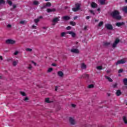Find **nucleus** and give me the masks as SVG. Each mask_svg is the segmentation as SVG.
<instances>
[{
	"label": "nucleus",
	"instance_id": "obj_13",
	"mask_svg": "<svg viewBox=\"0 0 127 127\" xmlns=\"http://www.w3.org/2000/svg\"><path fill=\"white\" fill-rule=\"evenodd\" d=\"M56 9L55 8H53V9H50V8H48L47 9V12H52V11H56Z\"/></svg>",
	"mask_w": 127,
	"mask_h": 127
},
{
	"label": "nucleus",
	"instance_id": "obj_31",
	"mask_svg": "<svg viewBox=\"0 0 127 127\" xmlns=\"http://www.w3.org/2000/svg\"><path fill=\"white\" fill-rule=\"evenodd\" d=\"M103 24H104V22L101 21V22H99V23L98 24V26L99 27H101V26H103Z\"/></svg>",
	"mask_w": 127,
	"mask_h": 127
},
{
	"label": "nucleus",
	"instance_id": "obj_15",
	"mask_svg": "<svg viewBox=\"0 0 127 127\" xmlns=\"http://www.w3.org/2000/svg\"><path fill=\"white\" fill-rule=\"evenodd\" d=\"M123 11H124L125 13H127V6H125L122 8Z\"/></svg>",
	"mask_w": 127,
	"mask_h": 127
},
{
	"label": "nucleus",
	"instance_id": "obj_3",
	"mask_svg": "<svg viewBox=\"0 0 127 127\" xmlns=\"http://www.w3.org/2000/svg\"><path fill=\"white\" fill-rule=\"evenodd\" d=\"M6 44H14L15 43V41L11 40V39H7L5 41Z\"/></svg>",
	"mask_w": 127,
	"mask_h": 127
},
{
	"label": "nucleus",
	"instance_id": "obj_63",
	"mask_svg": "<svg viewBox=\"0 0 127 127\" xmlns=\"http://www.w3.org/2000/svg\"><path fill=\"white\" fill-rule=\"evenodd\" d=\"M111 72V70H107V73H109Z\"/></svg>",
	"mask_w": 127,
	"mask_h": 127
},
{
	"label": "nucleus",
	"instance_id": "obj_44",
	"mask_svg": "<svg viewBox=\"0 0 127 127\" xmlns=\"http://www.w3.org/2000/svg\"><path fill=\"white\" fill-rule=\"evenodd\" d=\"M32 68V66H31V64H29V66L28 67V69H29V70H31Z\"/></svg>",
	"mask_w": 127,
	"mask_h": 127
},
{
	"label": "nucleus",
	"instance_id": "obj_59",
	"mask_svg": "<svg viewBox=\"0 0 127 127\" xmlns=\"http://www.w3.org/2000/svg\"><path fill=\"white\" fill-rule=\"evenodd\" d=\"M32 63H33L35 65V66L36 65V63H35L34 62L32 61Z\"/></svg>",
	"mask_w": 127,
	"mask_h": 127
},
{
	"label": "nucleus",
	"instance_id": "obj_27",
	"mask_svg": "<svg viewBox=\"0 0 127 127\" xmlns=\"http://www.w3.org/2000/svg\"><path fill=\"white\" fill-rule=\"evenodd\" d=\"M123 82L124 83V85H125L126 86H127V78H125L123 80Z\"/></svg>",
	"mask_w": 127,
	"mask_h": 127
},
{
	"label": "nucleus",
	"instance_id": "obj_55",
	"mask_svg": "<svg viewBox=\"0 0 127 127\" xmlns=\"http://www.w3.org/2000/svg\"><path fill=\"white\" fill-rule=\"evenodd\" d=\"M32 28H34L35 29H36V26H35V25H33V26H32Z\"/></svg>",
	"mask_w": 127,
	"mask_h": 127
},
{
	"label": "nucleus",
	"instance_id": "obj_10",
	"mask_svg": "<svg viewBox=\"0 0 127 127\" xmlns=\"http://www.w3.org/2000/svg\"><path fill=\"white\" fill-rule=\"evenodd\" d=\"M59 18H60V17L54 18V19H53V22L54 23H56V22H58V21H60V20Z\"/></svg>",
	"mask_w": 127,
	"mask_h": 127
},
{
	"label": "nucleus",
	"instance_id": "obj_47",
	"mask_svg": "<svg viewBox=\"0 0 127 127\" xmlns=\"http://www.w3.org/2000/svg\"><path fill=\"white\" fill-rule=\"evenodd\" d=\"M7 27H8V28H10V27H11V25L10 24L7 25Z\"/></svg>",
	"mask_w": 127,
	"mask_h": 127
},
{
	"label": "nucleus",
	"instance_id": "obj_46",
	"mask_svg": "<svg viewBox=\"0 0 127 127\" xmlns=\"http://www.w3.org/2000/svg\"><path fill=\"white\" fill-rule=\"evenodd\" d=\"M66 29L67 30H70V29H71V26H68L66 27Z\"/></svg>",
	"mask_w": 127,
	"mask_h": 127
},
{
	"label": "nucleus",
	"instance_id": "obj_34",
	"mask_svg": "<svg viewBox=\"0 0 127 127\" xmlns=\"http://www.w3.org/2000/svg\"><path fill=\"white\" fill-rule=\"evenodd\" d=\"M88 88L89 89H92V88H94V84H90V85H88Z\"/></svg>",
	"mask_w": 127,
	"mask_h": 127
},
{
	"label": "nucleus",
	"instance_id": "obj_9",
	"mask_svg": "<svg viewBox=\"0 0 127 127\" xmlns=\"http://www.w3.org/2000/svg\"><path fill=\"white\" fill-rule=\"evenodd\" d=\"M125 23L124 22H117L116 24V26H118V27H121V26L123 25H125Z\"/></svg>",
	"mask_w": 127,
	"mask_h": 127
},
{
	"label": "nucleus",
	"instance_id": "obj_30",
	"mask_svg": "<svg viewBox=\"0 0 127 127\" xmlns=\"http://www.w3.org/2000/svg\"><path fill=\"white\" fill-rule=\"evenodd\" d=\"M72 10H73V11L76 12V11H78V9L77 8V7H73L72 8Z\"/></svg>",
	"mask_w": 127,
	"mask_h": 127
},
{
	"label": "nucleus",
	"instance_id": "obj_24",
	"mask_svg": "<svg viewBox=\"0 0 127 127\" xmlns=\"http://www.w3.org/2000/svg\"><path fill=\"white\" fill-rule=\"evenodd\" d=\"M123 121L124 122L125 124H127V117L123 116Z\"/></svg>",
	"mask_w": 127,
	"mask_h": 127
},
{
	"label": "nucleus",
	"instance_id": "obj_22",
	"mask_svg": "<svg viewBox=\"0 0 127 127\" xmlns=\"http://www.w3.org/2000/svg\"><path fill=\"white\" fill-rule=\"evenodd\" d=\"M33 4H34V5H38V4H39V2L36 0H34L33 2Z\"/></svg>",
	"mask_w": 127,
	"mask_h": 127
},
{
	"label": "nucleus",
	"instance_id": "obj_21",
	"mask_svg": "<svg viewBox=\"0 0 127 127\" xmlns=\"http://www.w3.org/2000/svg\"><path fill=\"white\" fill-rule=\"evenodd\" d=\"M105 77L109 81V82H113V79H112V78H111L110 77L105 76Z\"/></svg>",
	"mask_w": 127,
	"mask_h": 127
},
{
	"label": "nucleus",
	"instance_id": "obj_25",
	"mask_svg": "<svg viewBox=\"0 0 127 127\" xmlns=\"http://www.w3.org/2000/svg\"><path fill=\"white\" fill-rule=\"evenodd\" d=\"M86 68H87V66L86 65V64H81V68L82 69H86Z\"/></svg>",
	"mask_w": 127,
	"mask_h": 127
},
{
	"label": "nucleus",
	"instance_id": "obj_26",
	"mask_svg": "<svg viewBox=\"0 0 127 127\" xmlns=\"http://www.w3.org/2000/svg\"><path fill=\"white\" fill-rule=\"evenodd\" d=\"M70 25H72V26H75V25H76V22H75L73 21H71L70 22Z\"/></svg>",
	"mask_w": 127,
	"mask_h": 127
},
{
	"label": "nucleus",
	"instance_id": "obj_39",
	"mask_svg": "<svg viewBox=\"0 0 127 127\" xmlns=\"http://www.w3.org/2000/svg\"><path fill=\"white\" fill-rule=\"evenodd\" d=\"M53 71V68H49L48 70V72L49 73H50V72H52Z\"/></svg>",
	"mask_w": 127,
	"mask_h": 127
},
{
	"label": "nucleus",
	"instance_id": "obj_60",
	"mask_svg": "<svg viewBox=\"0 0 127 127\" xmlns=\"http://www.w3.org/2000/svg\"><path fill=\"white\" fill-rule=\"evenodd\" d=\"M58 90V87L57 86L55 87V91H57Z\"/></svg>",
	"mask_w": 127,
	"mask_h": 127
},
{
	"label": "nucleus",
	"instance_id": "obj_14",
	"mask_svg": "<svg viewBox=\"0 0 127 127\" xmlns=\"http://www.w3.org/2000/svg\"><path fill=\"white\" fill-rule=\"evenodd\" d=\"M116 95L118 97L121 96L122 95V92L120 90H118L116 92Z\"/></svg>",
	"mask_w": 127,
	"mask_h": 127
},
{
	"label": "nucleus",
	"instance_id": "obj_45",
	"mask_svg": "<svg viewBox=\"0 0 127 127\" xmlns=\"http://www.w3.org/2000/svg\"><path fill=\"white\" fill-rule=\"evenodd\" d=\"M124 71V70L123 69H120L118 71V73H122V72Z\"/></svg>",
	"mask_w": 127,
	"mask_h": 127
},
{
	"label": "nucleus",
	"instance_id": "obj_62",
	"mask_svg": "<svg viewBox=\"0 0 127 127\" xmlns=\"http://www.w3.org/2000/svg\"><path fill=\"white\" fill-rule=\"evenodd\" d=\"M16 7V5H13V8H15Z\"/></svg>",
	"mask_w": 127,
	"mask_h": 127
},
{
	"label": "nucleus",
	"instance_id": "obj_43",
	"mask_svg": "<svg viewBox=\"0 0 127 127\" xmlns=\"http://www.w3.org/2000/svg\"><path fill=\"white\" fill-rule=\"evenodd\" d=\"M0 3L4 4L5 3V1H4V0H0Z\"/></svg>",
	"mask_w": 127,
	"mask_h": 127
},
{
	"label": "nucleus",
	"instance_id": "obj_23",
	"mask_svg": "<svg viewBox=\"0 0 127 127\" xmlns=\"http://www.w3.org/2000/svg\"><path fill=\"white\" fill-rule=\"evenodd\" d=\"M45 102L46 103H48V104L50 103H52V101H50L49 100V98H47L45 99Z\"/></svg>",
	"mask_w": 127,
	"mask_h": 127
},
{
	"label": "nucleus",
	"instance_id": "obj_35",
	"mask_svg": "<svg viewBox=\"0 0 127 127\" xmlns=\"http://www.w3.org/2000/svg\"><path fill=\"white\" fill-rule=\"evenodd\" d=\"M8 4H9V5H12V2L10 0H8L7 1Z\"/></svg>",
	"mask_w": 127,
	"mask_h": 127
},
{
	"label": "nucleus",
	"instance_id": "obj_4",
	"mask_svg": "<svg viewBox=\"0 0 127 127\" xmlns=\"http://www.w3.org/2000/svg\"><path fill=\"white\" fill-rule=\"evenodd\" d=\"M70 52H71V53H74L75 54H79V53H80V51L78 49L74 48L70 50Z\"/></svg>",
	"mask_w": 127,
	"mask_h": 127
},
{
	"label": "nucleus",
	"instance_id": "obj_61",
	"mask_svg": "<svg viewBox=\"0 0 127 127\" xmlns=\"http://www.w3.org/2000/svg\"><path fill=\"white\" fill-rule=\"evenodd\" d=\"M84 30H87V26H85L84 28Z\"/></svg>",
	"mask_w": 127,
	"mask_h": 127
},
{
	"label": "nucleus",
	"instance_id": "obj_38",
	"mask_svg": "<svg viewBox=\"0 0 127 127\" xmlns=\"http://www.w3.org/2000/svg\"><path fill=\"white\" fill-rule=\"evenodd\" d=\"M26 51H27L28 52H31V51H32V49H29V48H27V49H26Z\"/></svg>",
	"mask_w": 127,
	"mask_h": 127
},
{
	"label": "nucleus",
	"instance_id": "obj_42",
	"mask_svg": "<svg viewBox=\"0 0 127 127\" xmlns=\"http://www.w3.org/2000/svg\"><path fill=\"white\" fill-rule=\"evenodd\" d=\"M12 61V59H11V58L7 59V60H6V61L7 62H9V61Z\"/></svg>",
	"mask_w": 127,
	"mask_h": 127
},
{
	"label": "nucleus",
	"instance_id": "obj_37",
	"mask_svg": "<svg viewBox=\"0 0 127 127\" xmlns=\"http://www.w3.org/2000/svg\"><path fill=\"white\" fill-rule=\"evenodd\" d=\"M20 94H21V96H26L25 93L24 92L20 91Z\"/></svg>",
	"mask_w": 127,
	"mask_h": 127
},
{
	"label": "nucleus",
	"instance_id": "obj_50",
	"mask_svg": "<svg viewBox=\"0 0 127 127\" xmlns=\"http://www.w3.org/2000/svg\"><path fill=\"white\" fill-rule=\"evenodd\" d=\"M20 24H23L24 23V21H20Z\"/></svg>",
	"mask_w": 127,
	"mask_h": 127
},
{
	"label": "nucleus",
	"instance_id": "obj_48",
	"mask_svg": "<svg viewBox=\"0 0 127 127\" xmlns=\"http://www.w3.org/2000/svg\"><path fill=\"white\" fill-rule=\"evenodd\" d=\"M89 18H91V16H87L86 17V19H89Z\"/></svg>",
	"mask_w": 127,
	"mask_h": 127
},
{
	"label": "nucleus",
	"instance_id": "obj_28",
	"mask_svg": "<svg viewBox=\"0 0 127 127\" xmlns=\"http://www.w3.org/2000/svg\"><path fill=\"white\" fill-rule=\"evenodd\" d=\"M65 35H66V33L64 32H62L61 34V37H64V36H65Z\"/></svg>",
	"mask_w": 127,
	"mask_h": 127
},
{
	"label": "nucleus",
	"instance_id": "obj_6",
	"mask_svg": "<svg viewBox=\"0 0 127 127\" xmlns=\"http://www.w3.org/2000/svg\"><path fill=\"white\" fill-rule=\"evenodd\" d=\"M89 74H83L79 77V79H89Z\"/></svg>",
	"mask_w": 127,
	"mask_h": 127
},
{
	"label": "nucleus",
	"instance_id": "obj_57",
	"mask_svg": "<svg viewBox=\"0 0 127 127\" xmlns=\"http://www.w3.org/2000/svg\"><path fill=\"white\" fill-rule=\"evenodd\" d=\"M41 18H43V17H42V16H40L38 19H41Z\"/></svg>",
	"mask_w": 127,
	"mask_h": 127
},
{
	"label": "nucleus",
	"instance_id": "obj_64",
	"mask_svg": "<svg viewBox=\"0 0 127 127\" xmlns=\"http://www.w3.org/2000/svg\"><path fill=\"white\" fill-rule=\"evenodd\" d=\"M42 28L43 29H46V28L45 27H43Z\"/></svg>",
	"mask_w": 127,
	"mask_h": 127
},
{
	"label": "nucleus",
	"instance_id": "obj_16",
	"mask_svg": "<svg viewBox=\"0 0 127 127\" xmlns=\"http://www.w3.org/2000/svg\"><path fill=\"white\" fill-rule=\"evenodd\" d=\"M58 75H59L60 76V77H63L64 73H63V72H62L61 71H59L58 72Z\"/></svg>",
	"mask_w": 127,
	"mask_h": 127
},
{
	"label": "nucleus",
	"instance_id": "obj_33",
	"mask_svg": "<svg viewBox=\"0 0 127 127\" xmlns=\"http://www.w3.org/2000/svg\"><path fill=\"white\" fill-rule=\"evenodd\" d=\"M96 68H97V70H103V66H97Z\"/></svg>",
	"mask_w": 127,
	"mask_h": 127
},
{
	"label": "nucleus",
	"instance_id": "obj_2",
	"mask_svg": "<svg viewBox=\"0 0 127 127\" xmlns=\"http://www.w3.org/2000/svg\"><path fill=\"white\" fill-rule=\"evenodd\" d=\"M119 43H120V39H119V38L116 39L114 43L112 45V47L113 48H116V47H117V46L118 45V44H119Z\"/></svg>",
	"mask_w": 127,
	"mask_h": 127
},
{
	"label": "nucleus",
	"instance_id": "obj_19",
	"mask_svg": "<svg viewBox=\"0 0 127 127\" xmlns=\"http://www.w3.org/2000/svg\"><path fill=\"white\" fill-rule=\"evenodd\" d=\"M63 18L64 20H69V19H70V18L69 16H64L63 17Z\"/></svg>",
	"mask_w": 127,
	"mask_h": 127
},
{
	"label": "nucleus",
	"instance_id": "obj_20",
	"mask_svg": "<svg viewBox=\"0 0 127 127\" xmlns=\"http://www.w3.org/2000/svg\"><path fill=\"white\" fill-rule=\"evenodd\" d=\"M18 63V60L13 61L12 63V65L13 66H16V65H17Z\"/></svg>",
	"mask_w": 127,
	"mask_h": 127
},
{
	"label": "nucleus",
	"instance_id": "obj_5",
	"mask_svg": "<svg viewBox=\"0 0 127 127\" xmlns=\"http://www.w3.org/2000/svg\"><path fill=\"white\" fill-rule=\"evenodd\" d=\"M105 27L109 30H112V29L113 28V25L111 24H106Z\"/></svg>",
	"mask_w": 127,
	"mask_h": 127
},
{
	"label": "nucleus",
	"instance_id": "obj_52",
	"mask_svg": "<svg viewBox=\"0 0 127 127\" xmlns=\"http://www.w3.org/2000/svg\"><path fill=\"white\" fill-rule=\"evenodd\" d=\"M77 18H78V16H75L73 17V19H74V20L77 19Z\"/></svg>",
	"mask_w": 127,
	"mask_h": 127
},
{
	"label": "nucleus",
	"instance_id": "obj_36",
	"mask_svg": "<svg viewBox=\"0 0 127 127\" xmlns=\"http://www.w3.org/2000/svg\"><path fill=\"white\" fill-rule=\"evenodd\" d=\"M113 88H118V83H116L114 84L113 85Z\"/></svg>",
	"mask_w": 127,
	"mask_h": 127
},
{
	"label": "nucleus",
	"instance_id": "obj_7",
	"mask_svg": "<svg viewBox=\"0 0 127 127\" xmlns=\"http://www.w3.org/2000/svg\"><path fill=\"white\" fill-rule=\"evenodd\" d=\"M125 63H126V61L122 59L117 61V62L116 63V65H120V64H125Z\"/></svg>",
	"mask_w": 127,
	"mask_h": 127
},
{
	"label": "nucleus",
	"instance_id": "obj_18",
	"mask_svg": "<svg viewBox=\"0 0 127 127\" xmlns=\"http://www.w3.org/2000/svg\"><path fill=\"white\" fill-rule=\"evenodd\" d=\"M100 4L104 5L106 4V0H100Z\"/></svg>",
	"mask_w": 127,
	"mask_h": 127
},
{
	"label": "nucleus",
	"instance_id": "obj_58",
	"mask_svg": "<svg viewBox=\"0 0 127 127\" xmlns=\"http://www.w3.org/2000/svg\"><path fill=\"white\" fill-rule=\"evenodd\" d=\"M52 66H56L57 65H56V64H52Z\"/></svg>",
	"mask_w": 127,
	"mask_h": 127
},
{
	"label": "nucleus",
	"instance_id": "obj_32",
	"mask_svg": "<svg viewBox=\"0 0 127 127\" xmlns=\"http://www.w3.org/2000/svg\"><path fill=\"white\" fill-rule=\"evenodd\" d=\"M110 44H111V43L105 42L104 43V46H109V45H110Z\"/></svg>",
	"mask_w": 127,
	"mask_h": 127
},
{
	"label": "nucleus",
	"instance_id": "obj_51",
	"mask_svg": "<svg viewBox=\"0 0 127 127\" xmlns=\"http://www.w3.org/2000/svg\"><path fill=\"white\" fill-rule=\"evenodd\" d=\"M45 7H46V5H44L43 6L41 7V9H43L44 8H45Z\"/></svg>",
	"mask_w": 127,
	"mask_h": 127
},
{
	"label": "nucleus",
	"instance_id": "obj_53",
	"mask_svg": "<svg viewBox=\"0 0 127 127\" xmlns=\"http://www.w3.org/2000/svg\"><path fill=\"white\" fill-rule=\"evenodd\" d=\"M28 97H25L24 99V101H28Z\"/></svg>",
	"mask_w": 127,
	"mask_h": 127
},
{
	"label": "nucleus",
	"instance_id": "obj_29",
	"mask_svg": "<svg viewBox=\"0 0 127 127\" xmlns=\"http://www.w3.org/2000/svg\"><path fill=\"white\" fill-rule=\"evenodd\" d=\"M46 6L50 7L51 6V3L50 2H48L46 3Z\"/></svg>",
	"mask_w": 127,
	"mask_h": 127
},
{
	"label": "nucleus",
	"instance_id": "obj_8",
	"mask_svg": "<svg viewBox=\"0 0 127 127\" xmlns=\"http://www.w3.org/2000/svg\"><path fill=\"white\" fill-rule=\"evenodd\" d=\"M67 34H70L71 35L72 37H76V33H74V32L72 31L67 32Z\"/></svg>",
	"mask_w": 127,
	"mask_h": 127
},
{
	"label": "nucleus",
	"instance_id": "obj_40",
	"mask_svg": "<svg viewBox=\"0 0 127 127\" xmlns=\"http://www.w3.org/2000/svg\"><path fill=\"white\" fill-rule=\"evenodd\" d=\"M89 11L92 14H93V15H95V12H94V10H89Z\"/></svg>",
	"mask_w": 127,
	"mask_h": 127
},
{
	"label": "nucleus",
	"instance_id": "obj_54",
	"mask_svg": "<svg viewBox=\"0 0 127 127\" xmlns=\"http://www.w3.org/2000/svg\"><path fill=\"white\" fill-rule=\"evenodd\" d=\"M0 60L2 61L3 60V59L2 58V56H0Z\"/></svg>",
	"mask_w": 127,
	"mask_h": 127
},
{
	"label": "nucleus",
	"instance_id": "obj_41",
	"mask_svg": "<svg viewBox=\"0 0 127 127\" xmlns=\"http://www.w3.org/2000/svg\"><path fill=\"white\" fill-rule=\"evenodd\" d=\"M39 20H39L38 18H37V19H34V22H35V23H38V22L39 21Z\"/></svg>",
	"mask_w": 127,
	"mask_h": 127
},
{
	"label": "nucleus",
	"instance_id": "obj_17",
	"mask_svg": "<svg viewBox=\"0 0 127 127\" xmlns=\"http://www.w3.org/2000/svg\"><path fill=\"white\" fill-rule=\"evenodd\" d=\"M75 7H76L77 8V9L80 10V8L81 7V4L78 3H76L75 4Z\"/></svg>",
	"mask_w": 127,
	"mask_h": 127
},
{
	"label": "nucleus",
	"instance_id": "obj_49",
	"mask_svg": "<svg viewBox=\"0 0 127 127\" xmlns=\"http://www.w3.org/2000/svg\"><path fill=\"white\" fill-rule=\"evenodd\" d=\"M18 54V52L16 51L14 53V55H17Z\"/></svg>",
	"mask_w": 127,
	"mask_h": 127
},
{
	"label": "nucleus",
	"instance_id": "obj_11",
	"mask_svg": "<svg viewBox=\"0 0 127 127\" xmlns=\"http://www.w3.org/2000/svg\"><path fill=\"white\" fill-rule=\"evenodd\" d=\"M69 122L71 125H75V120H74L72 117L69 118Z\"/></svg>",
	"mask_w": 127,
	"mask_h": 127
},
{
	"label": "nucleus",
	"instance_id": "obj_12",
	"mask_svg": "<svg viewBox=\"0 0 127 127\" xmlns=\"http://www.w3.org/2000/svg\"><path fill=\"white\" fill-rule=\"evenodd\" d=\"M97 6H98V5L95 2H92L91 3V7H92V8H96Z\"/></svg>",
	"mask_w": 127,
	"mask_h": 127
},
{
	"label": "nucleus",
	"instance_id": "obj_56",
	"mask_svg": "<svg viewBox=\"0 0 127 127\" xmlns=\"http://www.w3.org/2000/svg\"><path fill=\"white\" fill-rule=\"evenodd\" d=\"M71 106L72 107V108H75V107H76V105L75 104H71Z\"/></svg>",
	"mask_w": 127,
	"mask_h": 127
},
{
	"label": "nucleus",
	"instance_id": "obj_1",
	"mask_svg": "<svg viewBox=\"0 0 127 127\" xmlns=\"http://www.w3.org/2000/svg\"><path fill=\"white\" fill-rule=\"evenodd\" d=\"M110 15L117 20H121L122 19V16L120 15V11L117 10H115L110 13Z\"/></svg>",
	"mask_w": 127,
	"mask_h": 127
}]
</instances>
